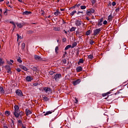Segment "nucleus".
Masks as SVG:
<instances>
[{"label": "nucleus", "instance_id": "1", "mask_svg": "<svg viewBox=\"0 0 128 128\" xmlns=\"http://www.w3.org/2000/svg\"><path fill=\"white\" fill-rule=\"evenodd\" d=\"M102 31V28H96V30H94V36H98L99 34H100V32Z\"/></svg>", "mask_w": 128, "mask_h": 128}, {"label": "nucleus", "instance_id": "2", "mask_svg": "<svg viewBox=\"0 0 128 128\" xmlns=\"http://www.w3.org/2000/svg\"><path fill=\"white\" fill-rule=\"evenodd\" d=\"M94 10L93 8H91L88 10H87L86 14L87 16H92V14H94Z\"/></svg>", "mask_w": 128, "mask_h": 128}, {"label": "nucleus", "instance_id": "3", "mask_svg": "<svg viewBox=\"0 0 128 128\" xmlns=\"http://www.w3.org/2000/svg\"><path fill=\"white\" fill-rule=\"evenodd\" d=\"M34 58L36 60H38V62H42V57L36 54L34 55Z\"/></svg>", "mask_w": 128, "mask_h": 128}, {"label": "nucleus", "instance_id": "4", "mask_svg": "<svg viewBox=\"0 0 128 128\" xmlns=\"http://www.w3.org/2000/svg\"><path fill=\"white\" fill-rule=\"evenodd\" d=\"M54 79L55 80H58L60 78H62V74H56L54 75Z\"/></svg>", "mask_w": 128, "mask_h": 128}, {"label": "nucleus", "instance_id": "5", "mask_svg": "<svg viewBox=\"0 0 128 128\" xmlns=\"http://www.w3.org/2000/svg\"><path fill=\"white\" fill-rule=\"evenodd\" d=\"M5 68L7 70V72L8 74H12L10 66L9 65H6L5 66Z\"/></svg>", "mask_w": 128, "mask_h": 128}, {"label": "nucleus", "instance_id": "6", "mask_svg": "<svg viewBox=\"0 0 128 128\" xmlns=\"http://www.w3.org/2000/svg\"><path fill=\"white\" fill-rule=\"evenodd\" d=\"M22 112H16V111H14V116H16V118H18V116H20L22 118V115L20 114V113Z\"/></svg>", "mask_w": 128, "mask_h": 128}, {"label": "nucleus", "instance_id": "7", "mask_svg": "<svg viewBox=\"0 0 128 128\" xmlns=\"http://www.w3.org/2000/svg\"><path fill=\"white\" fill-rule=\"evenodd\" d=\"M16 94L17 96H23L24 95L22 94V90H16Z\"/></svg>", "mask_w": 128, "mask_h": 128}, {"label": "nucleus", "instance_id": "8", "mask_svg": "<svg viewBox=\"0 0 128 128\" xmlns=\"http://www.w3.org/2000/svg\"><path fill=\"white\" fill-rule=\"evenodd\" d=\"M102 22H104V18H102L100 19H99L98 20V26H102Z\"/></svg>", "mask_w": 128, "mask_h": 128}, {"label": "nucleus", "instance_id": "9", "mask_svg": "<svg viewBox=\"0 0 128 128\" xmlns=\"http://www.w3.org/2000/svg\"><path fill=\"white\" fill-rule=\"evenodd\" d=\"M16 26H18V28H22V26L24 25V23L22 22V23H16Z\"/></svg>", "mask_w": 128, "mask_h": 128}, {"label": "nucleus", "instance_id": "10", "mask_svg": "<svg viewBox=\"0 0 128 128\" xmlns=\"http://www.w3.org/2000/svg\"><path fill=\"white\" fill-rule=\"evenodd\" d=\"M32 12L26 10L25 12H24L22 13V14H24V16H28V14H31Z\"/></svg>", "mask_w": 128, "mask_h": 128}, {"label": "nucleus", "instance_id": "11", "mask_svg": "<svg viewBox=\"0 0 128 128\" xmlns=\"http://www.w3.org/2000/svg\"><path fill=\"white\" fill-rule=\"evenodd\" d=\"M75 24H76L77 26H80L82 25V21H79L78 20H76L75 22Z\"/></svg>", "mask_w": 128, "mask_h": 128}, {"label": "nucleus", "instance_id": "12", "mask_svg": "<svg viewBox=\"0 0 128 128\" xmlns=\"http://www.w3.org/2000/svg\"><path fill=\"white\" fill-rule=\"evenodd\" d=\"M76 70L78 72H82V67L81 66H78L76 68Z\"/></svg>", "mask_w": 128, "mask_h": 128}, {"label": "nucleus", "instance_id": "13", "mask_svg": "<svg viewBox=\"0 0 128 128\" xmlns=\"http://www.w3.org/2000/svg\"><path fill=\"white\" fill-rule=\"evenodd\" d=\"M19 66L20 68H22V70H25L26 72L28 71V68H26V67L24 65H20Z\"/></svg>", "mask_w": 128, "mask_h": 128}, {"label": "nucleus", "instance_id": "14", "mask_svg": "<svg viewBox=\"0 0 128 128\" xmlns=\"http://www.w3.org/2000/svg\"><path fill=\"white\" fill-rule=\"evenodd\" d=\"M26 80H32L34 78L32 76H27L26 78Z\"/></svg>", "mask_w": 128, "mask_h": 128}, {"label": "nucleus", "instance_id": "15", "mask_svg": "<svg viewBox=\"0 0 128 128\" xmlns=\"http://www.w3.org/2000/svg\"><path fill=\"white\" fill-rule=\"evenodd\" d=\"M44 90L46 92H52V89L50 88L46 87L44 88Z\"/></svg>", "mask_w": 128, "mask_h": 128}, {"label": "nucleus", "instance_id": "16", "mask_svg": "<svg viewBox=\"0 0 128 128\" xmlns=\"http://www.w3.org/2000/svg\"><path fill=\"white\" fill-rule=\"evenodd\" d=\"M26 115L30 116V114H32V112L30 110H28V109H26Z\"/></svg>", "mask_w": 128, "mask_h": 128}, {"label": "nucleus", "instance_id": "17", "mask_svg": "<svg viewBox=\"0 0 128 128\" xmlns=\"http://www.w3.org/2000/svg\"><path fill=\"white\" fill-rule=\"evenodd\" d=\"M14 112H18V110H20V107L16 105L14 106Z\"/></svg>", "mask_w": 128, "mask_h": 128}, {"label": "nucleus", "instance_id": "18", "mask_svg": "<svg viewBox=\"0 0 128 128\" xmlns=\"http://www.w3.org/2000/svg\"><path fill=\"white\" fill-rule=\"evenodd\" d=\"M32 69V70H34V72H38V70L36 66H33Z\"/></svg>", "mask_w": 128, "mask_h": 128}, {"label": "nucleus", "instance_id": "19", "mask_svg": "<svg viewBox=\"0 0 128 128\" xmlns=\"http://www.w3.org/2000/svg\"><path fill=\"white\" fill-rule=\"evenodd\" d=\"M80 80H76L74 82H73V84L74 86H76V84H80Z\"/></svg>", "mask_w": 128, "mask_h": 128}, {"label": "nucleus", "instance_id": "20", "mask_svg": "<svg viewBox=\"0 0 128 128\" xmlns=\"http://www.w3.org/2000/svg\"><path fill=\"white\" fill-rule=\"evenodd\" d=\"M76 46H78V43H76V42H74L72 44V45L71 48H74Z\"/></svg>", "mask_w": 128, "mask_h": 128}, {"label": "nucleus", "instance_id": "21", "mask_svg": "<svg viewBox=\"0 0 128 128\" xmlns=\"http://www.w3.org/2000/svg\"><path fill=\"white\" fill-rule=\"evenodd\" d=\"M108 20H109V22H112V15H110L108 16Z\"/></svg>", "mask_w": 128, "mask_h": 128}, {"label": "nucleus", "instance_id": "22", "mask_svg": "<svg viewBox=\"0 0 128 128\" xmlns=\"http://www.w3.org/2000/svg\"><path fill=\"white\" fill-rule=\"evenodd\" d=\"M70 48H72V45L69 44L66 46V47L64 48V50H68V49Z\"/></svg>", "mask_w": 128, "mask_h": 128}, {"label": "nucleus", "instance_id": "23", "mask_svg": "<svg viewBox=\"0 0 128 128\" xmlns=\"http://www.w3.org/2000/svg\"><path fill=\"white\" fill-rule=\"evenodd\" d=\"M0 93L4 94V90L2 87H0Z\"/></svg>", "mask_w": 128, "mask_h": 128}, {"label": "nucleus", "instance_id": "24", "mask_svg": "<svg viewBox=\"0 0 128 128\" xmlns=\"http://www.w3.org/2000/svg\"><path fill=\"white\" fill-rule=\"evenodd\" d=\"M84 64V59L82 58H80L78 62V64Z\"/></svg>", "mask_w": 128, "mask_h": 128}, {"label": "nucleus", "instance_id": "25", "mask_svg": "<svg viewBox=\"0 0 128 128\" xmlns=\"http://www.w3.org/2000/svg\"><path fill=\"white\" fill-rule=\"evenodd\" d=\"M16 36H18V38H17V40L18 41V40H22V37H21V36H20V35L18 34H16Z\"/></svg>", "mask_w": 128, "mask_h": 128}, {"label": "nucleus", "instance_id": "26", "mask_svg": "<svg viewBox=\"0 0 128 128\" xmlns=\"http://www.w3.org/2000/svg\"><path fill=\"white\" fill-rule=\"evenodd\" d=\"M26 46V44L22 43V50H24V47Z\"/></svg>", "mask_w": 128, "mask_h": 128}, {"label": "nucleus", "instance_id": "27", "mask_svg": "<svg viewBox=\"0 0 128 128\" xmlns=\"http://www.w3.org/2000/svg\"><path fill=\"white\" fill-rule=\"evenodd\" d=\"M58 46H56L55 48V52H56V54H58Z\"/></svg>", "mask_w": 128, "mask_h": 128}, {"label": "nucleus", "instance_id": "28", "mask_svg": "<svg viewBox=\"0 0 128 128\" xmlns=\"http://www.w3.org/2000/svg\"><path fill=\"white\" fill-rule=\"evenodd\" d=\"M91 32L92 31L90 30H88L86 31V36H90V34Z\"/></svg>", "mask_w": 128, "mask_h": 128}, {"label": "nucleus", "instance_id": "29", "mask_svg": "<svg viewBox=\"0 0 128 128\" xmlns=\"http://www.w3.org/2000/svg\"><path fill=\"white\" fill-rule=\"evenodd\" d=\"M52 112V111H48L44 114V116H48V114H50Z\"/></svg>", "mask_w": 128, "mask_h": 128}, {"label": "nucleus", "instance_id": "30", "mask_svg": "<svg viewBox=\"0 0 128 128\" xmlns=\"http://www.w3.org/2000/svg\"><path fill=\"white\" fill-rule=\"evenodd\" d=\"M89 42H90V44L92 46L94 44V41L92 40H90Z\"/></svg>", "mask_w": 128, "mask_h": 128}, {"label": "nucleus", "instance_id": "31", "mask_svg": "<svg viewBox=\"0 0 128 128\" xmlns=\"http://www.w3.org/2000/svg\"><path fill=\"white\" fill-rule=\"evenodd\" d=\"M75 14H76V10H74L71 13H70V16H74Z\"/></svg>", "mask_w": 128, "mask_h": 128}, {"label": "nucleus", "instance_id": "32", "mask_svg": "<svg viewBox=\"0 0 128 128\" xmlns=\"http://www.w3.org/2000/svg\"><path fill=\"white\" fill-rule=\"evenodd\" d=\"M74 30H76V28L74 27H72L70 30V31L71 32H74Z\"/></svg>", "mask_w": 128, "mask_h": 128}, {"label": "nucleus", "instance_id": "33", "mask_svg": "<svg viewBox=\"0 0 128 128\" xmlns=\"http://www.w3.org/2000/svg\"><path fill=\"white\" fill-rule=\"evenodd\" d=\"M27 33L28 34H34V31L32 30H28L27 32Z\"/></svg>", "mask_w": 128, "mask_h": 128}, {"label": "nucleus", "instance_id": "34", "mask_svg": "<svg viewBox=\"0 0 128 128\" xmlns=\"http://www.w3.org/2000/svg\"><path fill=\"white\" fill-rule=\"evenodd\" d=\"M17 61L18 62H20V64H22V60H20V57H19V58L17 60Z\"/></svg>", "mask_w": 128, "mask_h": 128}, {"label": "nucleus", "instance_id": "35", "mask_svg": "<svg viewBox=\"0 0 128 128\" xmlns=\"http://www.w3.org/2000/svg\"><path fill=\"white\" fill-rule=\"evenodd\" d=\"M81 10H86V6H80Z\"/></svg>", "mask_w": 128, "mask_h": 128}, {"label": "nucleus", "instance_id": "36", "mask_svg": "<svg viewBox=\"0 0 128 128\" xmlns=\"http://www.w3.org/2000/svg\"><path fill=\"white\" fill-rule=\"evenodd\" d=\"M88 58H90V60H92V58H94V56L90 54V55L88 56Z\"/></svg>", "mask_w": 128, "mask_h": 128}, {"label": "nucleus", "instance_id": "37", "mask_svg": "<svg viewBox=\"0 0 128 128\" xmlns=\"http://www.w3.org/2000/svg\"><path fill=\"white\" fill-rule=\"evenodd\" d=\"M43 100H45V102H48V98L46 96L43 97Z\"/></svg>", "mask_w": 128, "mask_h": 128}, {"label": "nucleus", "instance_id": "38", "mask_svg": "<svg viewBox=\"0 0 128 128\" xmlns=\"http://www.w3.org/2000/svg\"><path fill=\"white\" fill-rule=\"evenodd\" d=\"M5 114H8V115H7V116H10V112H8V111H6V112H5Z\"/></svg>", "mask_w": 128, "mask_h": 128}, {"label": "nucleus", "instance_id": "39", "mask_svg": "<svg viewBox=\"0 0 128 128\" xmlns=\"http://www.w3.org/2000/svg\"><path fill=\"white\" fill-rule=\"evenodd\" d=\"M54 74V71H51L49 72V74H50V76H52Z\"/></svg>", "mask_w": 128, "mask_h": 128}, {"label": "nucleus", "instance_id": "40", "mask_svg": "<svg viewBox=\"0 0 128 128\" xmlns=\"http://www.w3.org/2000/svg\"><path fill=\"white\" fill-rule=\"evenodd\" d=\"M16 72H20L22 70H20V68H17L16 69Z\"/></svg>", "mask_w": 128, "mask_h": 128}, {"label": "nucleus", "instance_id": "41", "mask_svg": "<svg viewBox=\"0 0 128 128\" xmlns=\"http://www.w3.org/2000/svg\"><path fill=\"white\" fill-rule=\"evenodd\" d=\"M62 62H63V64H66V59H64L62 60Z\"/></svg>", "mask_w": 128, "mask_h": 128}, {"label": "nucleus", "instance_id": "42", "mask_svg": "<svg viewBox=\"0 0 128 128\" xmlns=\"http://www.w3.org/2000/svg\"><path fill=\"white\" fill-rule=\"evenodd\" d=\"M107 24H108V21H106V20H105L104 21V22H103L104 24L106 25Z\"/></svg>", "mask_w": 128, "mask_h": 128}, {"label": "nucleus", "instance_id": "43", "mask_svg": "<svg viewBox=\"0 0 128 128\" xmlns=\"http://www.w3.org/2000/svg\"><path fill=\"white\" fill-rule=\"evenodd\" d=\"M8 10H5L4 12V14H5V16H6V14H8Z\"/></svg>", "mask_w": 128, "mask_h": 128}, {"label": "nucleus", "instance_id": "44", "mask_svg": "<svg viewBox=\"0 0 128 128\" xmlns=\"http://www.w3.org/2000/svg\"><path fill=\"white\" fill-rule=\"evenodd\" d=\"M62 42H66V38H62Z\"/></svg>", "mask_w": 128, "mask_h": 128}, {"label": "nucleus", "instance_id": "45", "mask_svg": "<svg viewBox=\"0 0 128 128\" xmlns=\"http://www.w3.org/2000/svg\"><path fill=\"white\" fill-rule=\"evenodd\" d=\"M84 14V11H82V12L78 11L77 13V14Z\"/></svg>", "mask_w": 128, "mask_h": 128}, {"label": "nucleus", "instance_id": "46", "mask_svg": "<svg viewBox=\"0 0 128 128\" xmlns=\"http://www.w3.org/2000/svg\"><path fill=\"white\" fill-rule=\"evenodd\" d=\"M8 64H10V66H12V63L11 62L8 61Z\"/></svg>", "mask_w": 128, "mask_h": 128}, {"label": "nucleus", "instance_id": "47", "mask_svg": "<svg viewBox=\"0 0 128 128\" xmlns=\"http://www.w3.org/2000/svg\"><path fill=\"white\" fill-rule=\"evenodd\" d=\"M116 12H120V8H116Z\"/></svg>", "mask_w": 128, "mask_h": 128}, {"label": "nucleus", "instance_id": "48", "mask_svg": "<svg viewBox=\"0 0 128 128\" xmlns=\"http://www.w3.org/2000/svg\"><path fill=\"white\" fill-rule=\"evenodd\" d=\"M116 2H112V6H116Z\"/></svg>", "mask_w": 128, "mask_h": 128}, {"label": "nucleus", "instance_id": "49", "mask_svg": "<svg viewBox=\"0 0 128 128\" xmlns=\"http://www.w3.org/2000/svg\"><path fill=\"white\" fill-rule=\"evenodd\" d=\"M54 14H55V16H58V12L57 11L54 12Z\"/></svg>", "mask_w": 128, "mask_h": 128}, {"label": "nucleus", "instance_id": "50", "mask_svg": "<svg viewBox=\"0 0 128 128\" xmlns=\"http://www.w3.org/2000/svg\"><path fill=\"white\" fill-rule=\"evenodd\" d=\"M38 82L33 84V85L34 86H38Z\"/></svg>", "mask_w": 128, "mask_h": 128}, {"label": "nucleus", "instance_id": "51", "mask_svg": "<svg viewBox=\"0 0 128 128\" xmlns=\"http://www.w3.org/2000/svg\"><path fill=\"white\" fill-rule=\"evenodd\" d=\"M18 124H22V122L20 120H18Z\"/></svg>", "mask_w": 128, "mask_h": 128}, {"label": "nucleus", "instance_id": "52", "mask_svg": "<svg viewBox=\"0 0 128 128\" xmlns=\"http://www.w3.org/2000/svg\"><path fill=\"white\" fill-rule=\"evenodd\" d=\"M75 100H76L75 104H78V98H75Z\"/></svg>", "mask_w": 128, "mask_h": 128}, {"label": "nucleus", "instance_id": "53", "mask_svg": "<svg viewBox=\"0 0 128 128\" xmlns=\"http://www.w3.org/2000/svg\"><path fill=\"white\" fill-rule=\"evenodd\" d=\"M16 28V24H13V30Z\"/></svg>", "mask_w": 128, "mask_h": 128}, {"label": "nucleus", "instance_id": "54", "mask_svg": "<svg viewBox=\"0 0 128 128\" xmlns=\"http://www.w3.org/2000/svg\"><path fill=\"white\" fill-rule=\"evenodd\" d=\"M76 8V6L74 5V6L71 7L70 8L74 9Z\"/></svg>", "mask_w": 128, "mask_h": 128}, {"label": "nucleus", "instance_id": "55", "mask_svg": "<svg viewBox=\"0 0 128 128\" xmlns=\"http://www.w3.org/2000/svg\"><path fill=\"white\" fill-rule=\"evenodd\" d=\"M2 58H0V66H2Z\"/></svg>", "mask_w": 128, "mask_h": 128}, {"label": "nucleus", "instance_id": "56", "mask_svg": "<svg viewBox=\"0 0 128 128\" xmlns=\"http://www.w3.org/2000/svg\"><path fill=\"white\" fill-rule=\"evenodd\" d=\"M75 6H76L77 8H78V6H80V4H76Z\"/></svg>", "mask_w": 128, "mask_h": 128}, {"label": "nucleus", "instance_id": "57", "mask_svg": "<svg viewBox=\"0 0 128 128\" xmlns=\"http://www.w3.org/2000/svg\"><path fill=\"white\" fill-rule=\"evenodd\" d=\"M55 30H56V32H60V28H56Z\"/></svg>", "mask_w": 128, "mask_h": 128}, {"label": "nucleus", "instance_id": "58", "mask_svg": "<svg viewBox=\"0 0 128 128\" xmlns=\"http://www.w3.org/2000/svg\"><path fill=\"white\" fill-rule=\"evenodd\" d=\"M78 54H80V50H78L76 52V55L78 56Z\"/></svg>", "mask_w": 128, "mask_h": 128}, {"label": "nucleus", "instance_id": "59", "mask_svg": "<svg viewBox=\"0 0 128 128\" xmlns=\"http://www.w3.org/2000/svg\"><path fill=\"white\" fill-rule=\"evenodd\" d=\"M102 96H108V94H102Z\"/></svg>", "mask_w": 128, "mask_h": 128}, {"label": "nucleus", "instance_id": "60", "mask_svg": "<svg viewBox=\"0 0 128 128\" xmlns=\"http://www.w3.org/2000/svg\"><path fill=\"white\" fill-rule=\"evenodd\" d=\"M82 36H78V38H80V40H82Z\"/></svg>", "mask_w": 128, "mask_h": 128}, {"label": "nucleus", "instance_id": "61", "mask_svg": "<svg viewBox=\"0 0 128 128\" xmlns=\"http://www.w3.org/2000/svg\"><path fill=\"white\" fill-rule=\"evenodd\" d=\"M96 0H93L92 1V4H96Z\"/></svg>", "mask_w": 128, "mask_h": 128}, {"label": "nucleus", "instance_id": "62", "mask_svg": "<svg viewBox=\"0 0 128 128\" xmlns=\"http://www.w3.org/2000/svg\"><path fill=\"white\" fill-rule=\"evenodd\" d=\"M10 24H12L13 25L16 24H14V22H10Z\"/></svg>", "mask_w": 128, "mask_h": 128}, {"label": "nucleus", "instance_id": "63", "mask_svg": "<svg viewBox=\"0 0 128 128\" xmlns=\"http://www.w3.org/2000/svg\"><path fill=\"white\" fill-rule=\"evenodd\" d=\"M78 34H80V32H78V31H76V36H78Z\"/></svg>", "mask_w": 128, "mask_h": 128}, {"label": "nucleus", "instance_id": "64", "mask_svg": "<svg viewBox=\"0 0 128 128\" xmlns=\"http://www.w3.org/2000/svg\"><path fill=\"white\" fill-rule=\"evenodd\" d=\"M4 128H8V126H4Z\"/></svg>", "mask_w": 128, "mask_h": 128}]
</instances>
